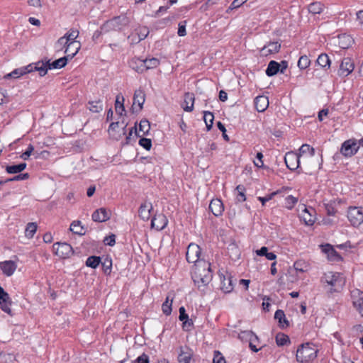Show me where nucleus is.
<instances>
[{"label": "nucleus", "mask_w": 363, "mask_h": 363, "mask_svg": "<svg viewBox=\"0 0 363 363\" xmlns=\"http://www.w3.org/2000/svg\"><path fill=\"white\" fill-rule=\"evenodd\" d=\"M212 277L211 264L208 262L201 260L194 264V268L191 272V277L194 284L200 291H205L206 286L211 281Z\"/></svg>", "instance_id": "nucleus-1"}, {"label": "nucleus", "mask_w": 363, "mask_h": 363, "mask_svg": "<svg viewBox=\"0 0 363 363\" xmlns=\"http://www.w3.org/2000/svg\"><path fill=\"white\" fill-rule=\"evenodd\" d=\"M321 283L330 287L331 291H337L345 284V279L338 272H328L321 277Z\"/></svg>", "instance_id": "nucleus-2"}, {"label": "nucleus", "mask_w": 363, "mask_h": 363, "mask_svg": "<svg viewBox=\"0 0 363 363\" xmlns=\"http://www.w3.org/2000/svg\"><path fill=\"white\" fill-rule=\"evenodd\" d=\"M317 352L312 344H302L296 351V360L300 363H308L316 358Z\"/></svg>", "instance_id": "nucleus-3"}, {"label": "nucleus", "mask_w": 363, "mask_h": 363, "mask_svg": "<svg viewBox=\"0 0 363 363\" xmlns=\"http://www.w3.org/2000/svg\"><path fill=\"white\" fill-rule=\"evenodd\" d=\"M159 65V60L155 57L145 60L133 59L130 62V66L138 72H143L147 69L156 68Z\"/></svg>", "instance_id": "nucleus-4"}, {"label": "nucleus", "mask_w": 363, "mask_h": 363, "mask_svg": "<svg viewBox=\"0 0 363 363\" xmlns=\"http://www.w3.org/2000/svg\"><path fill=\"white\" fill-rule=\"evenodd\" d=\"M128 19L125 16H119L106 21L102 29L105 31L121 30L128 24Z\"/></svg>", "instance_id": "nucleus-5"}, {"label": "nucleus", "mask_w": 363, "mask_h": 363, "mask_svg": "<svg viewBox=\"0 0 363 363\" xmlns=\"http://www.w3.org/2000/svg\"><path fill=\"white\" fill-rule=\"evenodd\" d=\"M347 218L353 226H359L363 223V208L350 207L347 211Z\"/></svg>", "instance_id": "nucleus-6"}, {"label": "nucleus", "mask_w": 363, "mask_h": 363, "mask_svg": "<svg viewBox=\"0 0 363 363\" xmlns=\"http://www.w3.org/2000/svg\"><path fill=\"white\" fill-rule=\"evenodd\" d=\"M358 150L359 145L357 141L350 139L342 144L340 152L345 157H352L357 152Z\"/></svg>", "instance_id": "nucleus-7"}, {"label": "nucleus", "mask_w": 363, "mask_h": 363, "mask_svg": "<svg viewBox=\"0 0 363 363\" xmlns=\"http://www.w3.org/2000/svg\"><path fill=\"white\" fill-rule=\"evenodd\" d=\"M200 255L201 248L198 245L194 243H191L189 245L186 254V257L188 262L194 263L195 264H197L198 262L202 260L199 259Z\"/></svg>", "instance_id": "nucleus-8"}, {"label": "nucleus", "mask_w": 363, "mask_h": 363, "mask_svg": "<svg viewBox=\"0 0 363 363\" xmlns=\"http://www.w3.org/2000/svg\"><path fill=\"white\" fill-rule=\"evenodd\" d=\"M53 249L55 252V254L62 259L69 257L73 254L72 246L66 242L55 243L53 245Z\"/></svg>", "instance_id": "nucleus-9"}, {"label": "nucleus", "mask_w": 363, "mask_h": 363, "mask_svg": "<svg viewBox=\"0 0 363 363\" xmlns=\"http://www.w3.org/2000/svg\"><path fill=\"white\" fill-rule=\"evenodd\" d=\"M78 36L79 31L74 29L69 30L65 34L64 37L66 38V40H67V42L69 43L67 51H69V49L74 47V52H79L81 48V44L79 41L76 40Z\"/></svg>", "instance_id": "nucleus-10"}, {"label": "nucleus", "mask_w": 363, "mask_h": 363, "mask_svg": "<svg viewBox=\"0 0 363 363\" xmlns=\"http://www.w3.org/2000/svg\"><path fill=\"white\" fill-rule=\"evenodd\" d=\"M351 299L353 306L363 316V291L354 289L351 291Z\"/></svg>", "instance_id": "nucleus-11"}, {"label": "nucleus", "mask_w": 363, "mask_h": 363, "mask_svg": "<svg viewBox=\"0 0 363 363\" xmlns=\"http://www.w3.org/2000/svg\"><path fill=\"white\" fill-rule=\"evenodd\" d=\"M300 158V156L294 152H287L284 157L286 167L291 170H296L299 167Z\"/></svg>", "instance_id": "nucleus-12"}, {"label": "nucleus", "mask_w": 363, "mask_h": 363, "mask_svg": "<svg viewBox=\"0 0 363 363\" xmlns=\"http://www.w3.org/2000/svg\"><path fill=\"white\" fill-rule=\"evenodd\" d=\"M11 300L7 292L0 286V308L5 313L11 315Z\"/></svg>", "instance_id": "nucleus-13"}, {"label": "nucleus", "mask_w": 363, "mask_h": 363, "mask_svg": "<svg viewBox=\"0 0 363 363\" xmlns=\"http://www.w3.org/2000/svg\"><path fill=\"white\" fill-rule=\"evenodd\" d=\"M354 67V63L350 58H344L340 65L338 75L342 77H347L353 71Z\"/></svg>", "instance_id": "nucleus-14"}, {"label": "nucleus", "mask_w": 363, "mask_h": 363, "mask_svg": "<svg viewBox=\"0 0 363 363\" xmlns=\"http://www.w3.org/2000/svg\"><path fill=\"white\" fill-rule=\"evenodd\" d=\"M280 48L281 44L278 41L269 42L259 50V53L262 56L267 57L277 53Z\"/></svg>", "instance_id": "nucleus-15"}, {"label": "nucleus", "mask_w": 363, "mask_h": 363, "mask_svg": "<svg viewBox=\"0 0 363 363\" xmlns=\"http://www.w3.org/2000/svg\"><path fill=\"white\" fill-rule=\"evenodd\" d=\"M220 289L225 293H229L233 289V277L226 272L220 275Z\"/></svg>", "instance_id": "nucleus-16"}, {"label": "nucleus", "mask_w": 363, "mask_h": 363, "mask_svg": "<svg viewBox=\"0 0 363 363\" xmlns=\"http://www.w3.org/2000/svg\"><path fill=\"white\" fill-rule=\"evenodd\" d=\"M118 124V122L111 123L108 130L110 137L116 140H121L122 138V135L126 134L127 124L125 125V126L122 128L121 131H117Z\"/></svg>", "instance_id": "nucleus-17"}, {"label": "nucleus", "mask_w": 363, "mask_h": 363, "mask_svg": "<svg viewBox=\"0 0 363 363\" xmlns=\"http://www.w3.org/2000/svg\"><path fill=\"white\" fill-rule=\"evenodd\" d=\"M167 217L164 214L160 213L152 218L151 226L157 230H162L167 226Z\"/></svg>", "instance_id": "nucleus-18"}, {"label": "nucleus", "mask_w": 363, "mask_h": 363, "mask_svg": "<svg viewBox=\"0 0 363 363\" xmlns=\"http://www.w3.org/2000/svg\"><path fill=\"white\" fill-rule=\"evenodd\" d=\"M111 212L104 208L96 210L92 214V220L95 222H105L110 218Z\"/></svg>", "instance_id": "nucleus-19"}, {"label": "nucleus", "mask_w": 363, "mask_h": 363, "mask_svg": "<svg viewBox=\"0 0 363 363\" xmlns=\"http://www.w3.org/2000/svg\"><path fill=\"white\" fill-rule=\"evenodd\" d=\"M17 264L16 262L13 260H6L0 262V269L3 274L7 277L11 276L15 272Z\"/></svg>", "instance_id": "nucleus-20"}, {"label": "nucleus", "mask_w": 363, "mask_h": 363, "mask_svg": "<svg viewBox=\"0 0 363 363\" xmlns=\"http://www.w3.org/2000/svg\"><path fill=\"white\" fill-rule=\"evenodd\" d=\"M193 355L192 350L188 347H181L178 354L179 363H190Z\"/></svg>", "instance_id": "nucleus-21"}, {"label": "nucleus", "mask_w": 363, "mask_h": 363, "mask_svg": "<svg viewBox=\"0 0 363 363\" xmlns=\"http://www.w3.org/2000/svg\"><path fill=\"white\" fill-rule=\"evenodd\" d=\"M152 208V204L150 202L145 201L142 203L138 210L140 218L144 220H149Z\"/></svg>", "instance_id": "nucleus-22"}, {"label": "nucleus", "mask_w": 363, "mask_h": 363, "mask_svg": "<svg viewBox=\"0 0 363 363\" xmlns=\"http://www.w3.org/2000/svg\"><path fill=\"white\" fill-rule=\"evenodd\" d=\"M145 94L144 91L142 89L136 90L135 91L134 96H133V106H132L133 109H134L135 106L136 104H138V109L136 111H140V110H142V108L143 107V104L145 103Z\"/></svg>", "instance_id": "nucleus-23"}, {"label": "nucleus", "mask_w": 363, "mask_h": 363, "mask_svg": "<svg viewBox=\"0 0 363 363\" xmlns=\"http://www.w3.org/2000/svg\"><path fill=\"white\" fill-rule=\"evenodd\" d=\"M209 209L216 216H220L224 210L223 204L220 199H212L209 204Z\"/></svg>", "instance_id": "nucleus-24"}, {"label": "nucleus", "mask_w": 363, "mask_h": 363, "mask_svg": "<svg viewBox=\"0 0 363 363\" xmlns=\"http://www.w3.org/2000/svg\"><path fill=\"white\" fill-rule=\"evenodd\" d=\"M269 106L268 98L265 96H258L255 99V106L257 111H264Z\"/></svg>", "instance_id": "nucleus-25"}, {"label": "nucleus", "mask_w": 363, "mask_h": 363, "mask_svg": "<svg viewBox=\"0 0 363 363\" xmlns=\"http://www.w3.org/2000/svg\"><path fill=\"white\" fill-rule=\"evenodd\" d=\"M31 72H32L31 65H28L26 67H20V68L14 69L11 73L6 74L5 76V78H6V79L7 78L17 79V78L20 77L21 76H22L25 74H27V73H30Z\"/></svg>", "instance_id": "nucleus-26"}, {"label": "nucleus", "mask_w": 363, "mask_h": 363, "mask_svg": "<svg viewBox=\"0 0 363 363\" xmlns=\"http://www.w3.org/2000/svg\"><path fill=\"white\" fill-rule=\"evenodd\" d=\"M194 95L192 93H186L184 94V104L182 105V108L185 111L191 112L194 109Z\"/></svg>", "instance_id": "nucleus-27"}, {"label": "nucleus", "mask_w": 363, "mask_h": 363, "mask_svg": "<svg viewBox=\"0 0 363 363\" xmlns=\"http://www.w3.org/2000/svg\"><path fill=\"white\" fill-rule=\"evenodd\" d=\"M312 212H314V209L311 208L310 211L306 207L302 211L301 218L308 225H312L315 223V217L312 215Z\"/></svg>", "instance_id": "nucleus-28"}, {"label": "nucleus", "mask_w": 363, "mask_h": 363, "mask_svg": "<svg viewBox=\"0 0 363 363\" xmlns=\"http://www.w3.org/2000/svg\"><path fill=\"white\" fill-rule=\"evenodd\" d=\"M48 60L38 62L35 64H30L32 67V72L34 70L38 71L40 76H44L46 74L48 69Z\"/></svg>", "instance_id": "nucleus-29"}, {"label": "nucleus", "mask_w": 363, "mask_h": 363, "mask_svg": "<svg viewBox=\"0 0 363 363\" xmlns=\"http://www.w3.org/2000/svg\"><path fill=\"white\" fill-rule=\"evenodd\" d=\"M323 250L327 254L328 259L331 261H338L341 259L339 254L330 245H326L323 247Z\"/></svg>", "instance_id": "nucleus-30"}, {"label": "nucleus", "mask_w": 363, "mask_h": 363, "mask_svg": "<svg viewBox=\"0 0 363 363\" xmlns=\"http://www.w3.org/2000/svg\"><path fill=\"white\" fill-rule=\"evenodd\" d=\"M69 230L73 233L79 235H83L86 233V230L82 225V223L79 220L73 221L70 225Z\"/></svg>", "instance_id": "nucleus-31"}, {"label": "nucleus", "mask_w": 363, "mask_h": 363, "mask_svg": "<svg viewBox=\"0 0 363 363\" xmlns=\"http://www.w3.org/2000/svg\"><path fill=\"white\" fill-rule=\"evenodd\" d=\"M280 65L276 61L272 60L269 62L266 69V74L269 77L274 76L279 72Z\"/></svg>", "instance_id": "nucleus-32"}, {"label": "nucleus", "mask_w": 363, "mask_h": 363, "mask_svg": "<svg viewBox=\"0 0 363 363\" xmlns=\"http://www.w3.org/2000/svg\"><path fill=\"white\" fill-rule=\"evenodd\" d=\"M67 57L65 56L54 61L52 63L50 62V60H48V68L50 69H52L64 67L67 65Z\"/></svg>", "instance_id": "nucleus-33"}, {"label": "nucleus", "mask_w": 363, "mask_h": 363, "mask_svg": "<svg viewBox=\"0 0 363 363\" xmlns=\"http://www.w3.org/2000/svg\"><path fill=\"white\" fill-rule=\"evenodd\" d=\"M238 338L242 341H251L252 339L259 340L258 337L252 332L250 330L242 331L238 335Z\"/></svg>", "instance_id": "nucleus-34"}, {"label": "nucleus", "mask_w": 363, "mask_h": 363, "mask_svg": "<svg viewBox=\"0 0 363 363\" xmlns=\"http://www.w3.org/2000/svg\"><path fill=\"white\" fill-rule=\"evenodd\" d=\"M255 252L258 256H265L269 260H275L277 258V255L274 252H268L267 247H262L259 250H257Z\"/></svg>", "instance_id": "nucleus-35"}, {"label": "nucleus", "mask_w": 363, "mask_h": 363, "mask_svg": "<svg viewBox=\"0 0 363 363\" xmlns=\"http://www.w3.org/2000/svg\"><path fill=\"white\" fill-rule=\"evenodd\" d=\"M308 155L309 157H313L315 154V150L308 144H303L299 148L300 157H303L304 155Z\"/></svg>", "instance_id": "nucleus-36"}, {"label": "nucleus", "mask_w": 363, "mask_h": 363, "mask_svg": "<svg viewBox=\"0 0 363 363\" xmlns=\"http://www.w3.org/2000/svg\"><path fill=\"white\" fill-rule=\"evenodd\" d=\"M124 98L122 96L118 95L116 99L115 109L116 112L119 115H123L125 111L123 105Z\"/></svg>", "instance_id": "nucleus-37"}, {"label": "nucleus", "mask_w": 363, "mask_h": 363, "mask_svg": "<svg viewBox=\"0 0 363 363\" xmlns=\"http://www.w3.org/2000/svg\"><path fill=\"white\" fill-rule=\"evenodd\" d=\"M26 167V163H21L16 165L7 166L6 167V171L9 174H16L22 172Z\"/></svg>", "instance_id": "nucleus-38"}, {"label": "nucleus", "mask_w": 363, "mask_h": 363, "mask_svg": "<svg viewBox=\"0 0 363 363\" xmlns=\"http://www.w3.org/2000/svg\"><path fill=\"white\" fill-rule=\"evenodd\" d=\"M316 63L323 68H329L330 66V60L326 54H320L316 60Z\"/></svg>", "instance_id": "nucleus-39"}, {"label": "nucleus", "mask_w": 363, "mask_h": 363, "mask_svg": "<svg viewBox=\"0 0 363 363\" xmlns=\"http://www.w3.org/2000/svg\"><path fill=\"white\" fill-rule=\"evenodd\" d=\"M308 9L313 14H318L323 11V5L320 2H313L308 5Z\"/></svg>", "instance_id": "nucleus-40"}, {"label": "nucleus", "mask_w": 363, "mask_h": 363, "mask_svg": "<svg viewBox=\"0 0 363 363\" xmlns=\"http://www.w3.org/2000/svg\"><path fill=\"white\" fill-rule=\"evenodd\" d=\"M214 116L210 111L203 112V120L205 121L206 128L210 130L213 123Z\"/></svg>", "instance_id": "nucleus-41"}, {"label": "nucleus", "mask_w": 363, "mask_h": 363, "mask_svg": "<svg viewBox=\"0 0 363 363\" xmlns=\"http://www.w3.org/2000/svg\"><path fill=\"white\" fill-rule=\"evenodd\" d=\"M88 108L94 113H99L103 109L102 103L100 100L89 101Z\"/></svg>", "instance_id": "nucleus-42"}, {"label": "nucleus", "mask_w": 363, "mask_h": 363, "mask_svg": "<svg viewBox=\"0 0 363 363\" xmlns=\"http://www.w3.org/2000/svg\"><path fill=\"white\" fill-rule=\"evenodd\" d=\"M37 230L35 223H29L26 228L25 235L26 238H32Z\"/></svg>", "instance_id": "nucleus-43"}, {"label": "nucleus", "mask_w": 363, "mask_h": 363, "mask_svg": "<svg viewBox=\"0 0 363 363\" xmlns=\"http://www.w3.org/2000/svg\"><path fill=\"white\" fill-rule=\"evenodd\" d=\"M172 301H173L172 298L169 299V296H168L167 297L165 301L162 303V312L167 315H169L171 314Z\"/></svg>", "instance_id": "nucleus-44"}, {"label": "nucleus", "mask_w": 363, "mask_h": 363, "mask_svg": "<svg viewBox=\"0 0 363 363\" xmlns=\"http://www.w3.org/2000/svg\"><path fill=\"white\" fill-rule=\"evenodd\" d=\"M101 262V258L97 256H91L87 258L86 265L93 269L96 268Z\"/></svg>", "instance_id": "nucleus-45"}, {"label": "nucleus", "mask_w": 363, "mask_h": 363, "mask_svg": "<svg viewBox=\"0 0 363 363\" xmlns=\"http://www.w3.org/2000/svg\"><path fill=\"white\" fill-rule=\"evenodd\" d=\"M276 342L279 346H284L290 342L288 335L284 333H278L276 336Z\"/></svg>", "instance_id": "nucleus-46"}, {"label": "nucleus", "mask_w": 363, "mask_h": 363, "mask_svg": "<svg viewBox=\"0 0 363 363\" xmlns=\"http://www.w3.org/2000/svg\"><path fill=\"white\" fill-rule=\"evenodd\" d=\"M311 60L306 55L301 56L298 61V67L301 69H305L310 66Z\"/></svg>", "instance_id": "nucleus-47"}, {"label": "nucleus", "mask_w": 363, "mask_h": 363, "mask_svg": "<svg viewBox=\"0 0 363 363\" xmlns=\"http://www.w3.org/2000/svg\"><path fill=\"white\" fill-rule=\"evenodd\" d=\"M150 129V122L146 120L143 119L140 121L139 124V130L143 132V135H146L149 133Z\"/></svg>", "instance_id": "nucleus-48"}, {"label": "nucleus", "mask_w": 363, "mask_h": 363, "mask_svg": "<svg viewBox=\"0 0 363 363\" xmlns=\"http://www.w3.org/2000/svg\"><path fill=\"white\" fill-rule=\"evenodd\" d=\"M236 191H238L237 200L239 202H243L246 200V196L245 194V188L242 185H238L236 187Z\"/></svg>", "instance_id": "nucleus-49"}, {"label": "nucleus", "mask_w": 363, "mask_h": 363, "mask_svg": "<svg viewBox=\"0 0 363 363\" xmlns=\"http://www.w3.org/2000/svg\"><path fill=\"white\" fill-rule=\"evenodd\" d=\"M274 318L278 320L280 324L285 323L289 325V322L285 318V314L282 310H277L274 314Z\"/></svg>", "instance_id": "nucleus-50"}, {"label": "nucleus", "mask_w": 363, "mask_h": 363, "mask_svg": "<svg viewBox=\"0 0 363 363\" xmlns=\"http://www.w3.org/2000/svg\"><path fill=\"white\" fill-rule=\"evenodd\" d=\"M297 201L298 199L296 197L289 195L285 199V206L289 209H291L294 208Z\"/></svg>", "instance_id": "nucleus-51"}, {"label": "nucleus", "mask_w": 363, "mask_h": 363, "mask_svg": "<svg viewBox=\"0 0 363 363\" xmlns=\"http://www.w3.org/2000/svg\"><path fill=\"white\" fill-rule=\"evenodd\" d=\"M149 30L147 27L140 28L137 35H138V42H140L142 40H144L148 35Z\"/></svg>", "instance_id": "nucleus-52"}, {"label": "nucleus", "mask_w": 363, "mask_h": 363, "mask_svg": "<svg viewBox=\"0 0 363 363\" xmlns=\"http://www.w3.org/2000/svg\"><path fill=\"white\" fill-rule=\"evenodd\" d=\"M112 261L111 259L106 258L102 262V268L104 273L109 274L111 272Z\"/></svg>", "instance_id": "nucleus-53"}, {"label": "nucleus", "mask_w": 363, "mask_h": 363, "mask_svg": "<svg viewBox=\"0 0 363 363\" xmlns=\"http://www.w3.org/2000/svg\"><path fill=\"white\" fill-rule=\"evenodd\" d=\"M213 363H226L225 357L219 351H214Z\"/></svg>", "instance_id": "nucleus-54"}, {"label": "nucleus", "mask_w": 363, "mask_h": 363, "mask_svg": "<svg viewBox=\"0 0 363 363\" xmlns=\"http://www.w3.org/2000/svg\"><path fill=\"white\" fill-rule=\"evenodd\" d=\"M139 145L143 147L145 150H149L151 148L152 142L150 139L143 138L139 140Z\"/></svg>", "instance_id": "nucleus-55"}, {"label": "nucleus", "mask_w": 363, "mask_h": 363, "mask_svg": "<svg viewBox=\"0 0 363 363\" xmlns=\"http://www.w3.org/2000/svg\"><path fill=\"white\" fill-rule=\"evenodd\" d=\"M179 311V320L181 321H184V324H186L187 320H189V316L186 313L184 307V306L180 307Z\"/></svg>", "instance_id": "nucleus-56"}, {"label": "nucleus", "mask_w": 363, "mask_h": 363, "mask_svg": "<svg viewBox=\"0 0 363 363\" xmlns=\"http://www.w3.org/2000/svg\"><path fill=\"white\" fill-rule=\"evenodd\" d=\"M186 21H182L179 23V28L177 32L179 36H185L186 35Z\"/></svg>", "instance_id": "nucleus-57"}, {"label": "nucleus", "mask_w": 363, "mask_h": 363, "mask_svg": "<svg viewBox=\"0 0 363 363\" xmlns=\"http://www.w3.org/2000/svg\"><path fill=\"white\" fill-rule=\"evenodd\" d=\"M68 45H69V43L67 42V40H66V38L64 36L60 38L56 43V46L59 49H62L63 48H67V47H68Z\"/></svg>", "instance_id": "nucleus-58"}, {"label": "nucleus", "mask_w": 363, "mask_h": 363, "mask_svg": "<svg viewBox=\"0 0 363 363\" xmlns=\"http://www.w3.org/2000/svg\"><path fill=\"white\" fill-rule=\"evenodd\" d=\"M33 150H34L33 146L31 144H30L28 145V147H27V150H26V152H24L21 155V157L24 160H27L28 159V157L30 156V155Z\"/></svg>", "instance_id": "nucleus-59"}, {"label": "nucleus", "mask_w": 363, "mask_h": 363, "mask_svg": "<svg viewBox=\"0 0 363 363\" xmlns=\"http://www.w3.org/2000/svg\"><path fill=\"white\" fill-rule=\"evenodd\" d=\"M294 267L296 271H298L301 272H303L306 270V266L305 263L301 261L296 262L294 264Z\"/></svg>", "instance_id": "nucleus-60"}, {"label": "nucleus", "mask_w": 363, "mask_h": 363, "mask_svg": "<svg viewBox=\"0 0 363 363\" xmlns=\"http://www.w3.org/2000/svg\"><path fill=\"white\" fill-rule=\"evenodd\" d=\"M104 242L105 245L113 246L116 243V235L112 234L109 236H107L104 238Z\"/></svg>", "instance_id": "nucleus-61"}, {"label": "nucleus", "mask_w": 363, "mask_h": 363, "mask_svg": "<svg viewBox=\"0 0 363 363\" xmlns=\"http://www.w3.org/2000/svg\"><path fill=\"white\" fill-rule=\"evenodd\" d=\"M29 177V174L28 173L24 174H20L17 176H15L13 178L8 179L6 182H11V181H18V180H25L27 179Z\"/></svg>", "instance_id": "nucleus-62"}, {"label": "nucleus", "mask_w": 363, "mask_h": 363, "mask_svg": "<svg viewBox=\"0 0 363 363\" xmlns=\"http://www.w3.org/2000/svg\"><path fill=\"white\" fill-rule=\"evenodd\" d=\"M277 192H273L272 194H269L267 195L264 197H258V200L262 202V206L265 204L267 201H269V200L272 199V198L277 194Z\"/></svg>", "instance_id": "nucleus-63"}, {"label": "nucleus", "mask_w": 363, "mask_h": 363, "mask_svg": "<svg viewBox=\"0 0 363 363\" xmlns=\"http://www.w3.org/2000/svg\"><path fill=\"white\" fill-rule=\"evenodd\" d=\"M133 363H149V357L146 354L143 353Z\"/></svg>", "instance_id": "nucleus-64"}]
</instances>
